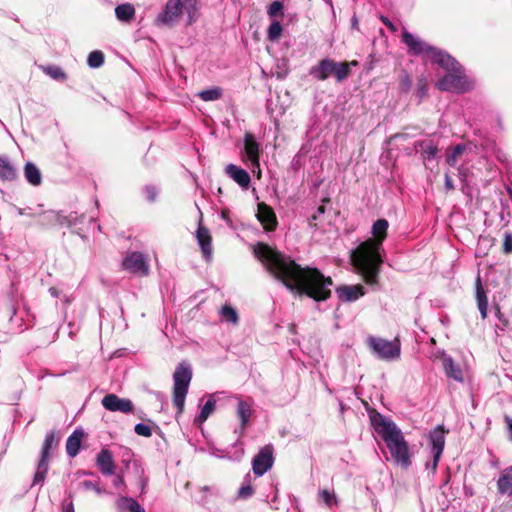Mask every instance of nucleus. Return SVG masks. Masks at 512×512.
Instances as JSON below:
<instances>
[{
	"label": "nucleus",
	"mask_w": 512,
	"mask_h": 512,
	"mask_svg": "<svg viewBox=\"0 0 512 512\" xmlns=\"http://www.w3.org/2000/svg\"><path fill=\"white\" fill-rule=\"evenodd\" d=\"M367 344L373 353L383 360H391L400 355V342L398 339L388 341L383 338L370 336L367 339Z\"/></svg>",
	"instance_id": "nucleus-9"
},
{
	"label": "nucleus",
	"mask_w": 512,
	"mask_h": 512,
	"mask_svg": "<svg viewBox=\"0 0 512 512\" xmlns=\"http://www.w3.org/2000/svg\"><path fill=\"white\" fill-rule=\"evenodd\" d=\"M83 485L87 489H95V485L91 481L86 480V481L83 482Z\"/></svg>",
	"instance_id": "nucleus-56"
},
{
	"label": "nucleus",
	"mask_w": 512,
	"mask_h": 512,
	"mask_svg": "<svg viewBox=\"0 0 512 512\" xmlns=\"http://www.w3.org/2000/svg\"><path fill=\"white\" fill-rule=\"evenodd\" d=\"M188 16V25H192L199 18L200 0H179Z\"/></svg>",
	"instance_id": "nucleus-23"
},
{
	"label": "nucleus",
	"mask_w": 512,
	"mask_h": 512,
	"mask_svg": "<svg viewBox=\"0 0 512 512\" xmlns=\"http://www.w3.org/2000/svg\"><path fill=\"white\" fill-rule=\"evenodd\" d=\"M476 300H477V306L479 305H488V298L486 295V292L482 286L481 278L478 275L476 278Z\"/></svg>",
	"instance_id": "nucleus-37"
},
{
	"label": "nucleus",
	"mask_w": 512,
	"mask_h": 512,
	"mask_svg": "<svg viewBox=\"0 0 512 512\" xmlns=\"http://www.w3.org/2000/svg\"><path fill=\"white\" fill-rule=\"evenodd\" d=\"M64 512H74V506L73 503H69L67 506L64 507Z\"/></svg>",
	"instance_id": "nucleus-57"
},
{
	"label": "nucleus",
	"mask_w": 512,
	"mask_h": 512,
	"mask_svg": "<svg viewBox=\"0 0 512 512\" xmlns=\"http://www.w3.org/2000/svg\"><path fill=\"white\" fill-rule=\"evenodd\" d=\"M458 177L461 181V190L462 192L472 197L473 186H472V175L468 167L461 166L458 168Z\"/></svg>",
	"instance_id": "nucleus-25"
},
{
	"label": "nucleus",
	"mask_w": 512,
	"mask_h": 512,
	"mask_svg": "<svg viewBox=\"0 0 512 512\" xmlns=\"http://www.w3.org/2000/svg\"><path fill=\"white\" fill-rule=\"evenodd\" d=\"M496 315L498 316L499 321L502 323L503 327L501 329H504V327H506L508 325V321L505 319H502L501 313H500V308L498 306L496 307Z\"/></svg>",
	"instance_id": "nucleus-53"
},
{
	"label": "nucleus",
	"mask_w": 512,
	"mask_h": 512,
	"mask_svg": "<svg viewBox=\"0 0 512 512\" xmlns=\"http://www.w3.org/2000/svg\"><path fill=\"white\" fill-rule=\"evenodd\" d=\"M323 204L324 205L325 203H329L330 202V198L329 197H326L322 200Z\"/></svg>",
	"instance_id": "nucleus-62"
},
{
	"label": "nucleus",
	"mask_w": 512,
	"mask_h": 512,
	"mask_svg": "<svg viewBox=\"0 0 512 512\" xmlns=\"http://www.w3.org/2000/svg\"><path fill=\"white\" fill-rule=\"evenodd\" d=\"M220 315L225 321L233 324H237L239 321L237 311L231 305L228 304L222 306L220 310Z\"/></svg>",
	"instance_id": "nucleus-35"
},
{
	"label": "nucleus",
	"mask_w": 512,
	"mask_h": 512,
	"mask_svg": "<svg viewBox=\"0 0 512 512\" xmlns=\"http://www.w3.org/2000/svg\"><path fill=\"white\" fill-rule=\"evenodd\" d=\"M223 89L220 87H214L206 90H202L198 93V96L203 101H215L222 97Z\"/></svg>",
	"instance_id": "nucleus-33"
},
{
	"label": "nucleus",
	"mask_w": 512,
	"mask_h": 512,
	"mask_svg": "<svg viewBox=\"0 0 512 512\" xmlns=\"http://www.w3.org/2000/svg\"><path fill=\"white\" fill-rule=\"evenodd\" d=\"M309 74L318 81H325L330 76H334L336 81L341 83L351 75V70L348 69V64L346 63L336 62L333 59L326 58L311 67Z\"/></svg>",
	"instance_id": "nucleus-6"
},
{
	"label": "nucleus",
	"mask_w": 512,
	"mask_h": 512,
	"mask_svg": "<svg viewBox=\"0 0 512 512\" xmlns=\"http://www.w3.org/2000/svg\"><path fill=\"white\" fill-rule=\"evenodd\" d=\"M503 252L505 254L512 253V234L510 232L504 234Z\"/></svg>",
	"instance_id": "nucleus-45"
},
{
	"label": "nucleus",
	"mask_w": 512,
	"mask_h": 512,
	"mask_svg": "<svg viewBox=\"0 0 512 512\" xmlns=\"http://www.w3.org/2000/svg\"><path fill=\"white\" fill-rule=\"evenodd\" d=\"M274 464V447L267 444L252 459V470L256 476L264 475Z\"/></svg>",
	"instance_id": "nucleus-11"
},
{
	"label": "nucleus",
	"mask_w": 512,
	"mask_h": 512,
	"mask_svg": "<svg viewBox=\"0 0 512 512\" xmlns=\"http://www.w3.org/2000/svg\"><path fill=\"white\" fill-rule=\"evenodd\" d=\"M122 267L128 272L140 276L149 274V265L141 252L135 251L127 254L122 261Z\"/></svg>",
	"instance_id": "nucleus-12"
},
{
	"label": "nucleus",
	"mask_w": 512,
	"mask_h": 512,
	"mask_svg": "<svg viewBox=\"0 0 512 512\" xmlns=\"http://www.w3.org/2000/svg\"><path fill=\"white\" fill-rule=\"evenodd\" d=\"M251 413V405L244 400H240L237 404V416L240 419L241 431H244L248 426Z\"/></svg>",
	"instance_id": "nucleus-28"
},
{
	"label": "nucleus",
	"mask_w": 512,
	"mask_h": 512,
	"mask_svg": "<svg viewBox=\"0 0 512 512\" xmlns=\"http://www.w3.org/2000/svg\"><path fill=\"white\" fill-rule=\"evenodd\" d=\"M196 238L200 245L204 258L206 260H210L212 256V237L209 229L199 224L198 229L196 231Z\"/></svg>",
	"instance_id": "nucleus-18"
},
{
	"label": "nucleus",
	"mask_w": 512,
	"mask_h": 512,
	"mask_svg": "<svg viewBox=\"0 0 512 512\" xmlns=\"http://www.w3.org/2000/svg\"><path fill=\"white\" fill-rule=\"evenodd\" d=\"M24 176L33 186H39L42 182V175L39 168L32 162H27L24 167Z\"/></svg>",
	"instance_id": "nucleus-26"
},
{
	"label": "nucleus",
	"mask_w": 512,
	"mask_h": 512,
	"mask_svg": "<svg viewBox=\"0 0 512 512\" xmlns=\"http://www.w3.org/2000/svg\"><path fill=\"white\" fill-rule=\"evenodd\" d=\"M134 431L137 435L143 436V437H150L152 435L151 428L143 423L136 424Z\"/></svg>",
	"instance_id": "nucleus-43"
},
{
	"label": "nucleus",
	"mask_w": 512,
	"mask_h": 512,
	"mask_svg": "<svg viewBox=\"0 0 512 512\" xmlns=\"http://www.w3.org/2000/svg\"><path fill=\"white\" fill-rule=\"evenodd\" d=\"M445 431L443 425L437 426L431 433H430V443L432 445V454H433V466L432 468L435 469L437 467V463L440 459V456L442 454V451L444 449L445 444Z\"/></svg>",
	"instance_id": "nucleus-15"
},
{
	"label": "nucleus",
	"mask_w": 512,
	"mask_h": 512,
	"mask_svg": "<svg viewBox=\"0 0 512 512\" xmlns=\"http://www.w3.org/2000/svg\"><path fill=\"white\" fill-rule=\"evenodd\" d=\"M145 192H146V197H147L148 201L154 202L156 199V196H157L156 189L152 186H148V187H146Z\"/></svg>",
	"instance_id": "nucleus-48"
},
{
	"label": "nucleus",
	"mask_w": 512,
	"mask_h": 512,
	"mask_svg": "<svg viewBox=\"0 0 512 512\" xmlns=\"http://www.w3.org/2000/svg\"><path fill=\"white\" fill-rule=\"evenodd\" d=\"M380 20L382 21V23L392 32H396L397 31V27L386 17V16H381L380 17Z\"/></svg>",
	"instance_id": "nucleus-49"
},
{
	"label": "nucleus",
	"mask_w": 512,
	"mask_h": 512,
	"mask_svg": "<svg viewBox=\"0 0 512 512\" xmlns=\"http://www.w3.org/2000/svg\"><path fill=\"white\" fill-rule=\"evenodd\" d=\"M96 464L103 475L110 476L115 474V463L112 452L109 449L104 448L98 453Z\"/></svg>",
	"instance_id": "nucleus-17"
},
{
	"label": "nucleus",
	"mask_w": 512,
	"mask_h": 512,
	"mask_svg": "<svg viewBox=\"0 0 512 512\" xmlns=\"http://www.w3.org/2000/svg\"><path fill=\"white\" fill-rule=\"evenodd\" d=\"M256 217L265 231L272 232L276 230L278 225L276 214L272 207L265 202L258 203Z\"/></svg>",
	"instance_id": "nucleus-14"
},
{
	"label": "nucleus",
	"mask_w": 512,
	"mask_h": 512,
	"mask_svg": "<svg viewBox=\"0 0 512 512\" xmlns=\"http://www.w3.org/2000/svg\"><path fill=\"white\" fill-rule=\"evenodd\" d=\"M226 173L238 185H240L243 188H248L251 179H250L249 173L246 170H244L234 164H229L226 167Z\"/></svg>",
	"instance_id": "nucleus-21"
},
{
	"label": "nucleus",
	"mask_w": 512,
	"mask_h": 512,
	"mask_svg": "<svg viewBox=\"0 0 512 512\" xmlns=\"http://www.w3.org/2000/svg\"><path fill=\"white\" fill-rule=\"evenodd\" d=\"M192 375V368L186 361L179 363L173 373V404L177 408L178 413H182L184 410Z\"/></svg>",
	"instance_id": "nucleus-5"
},
{
	"label": "nucleus",
	"mask_w": 512,
	"mask_h": 512,
	"mask_svg": "<svg viewBox=\"0 0 512 512\" xmlns=\"http://www.w3.org/2000/svg\"><path fill=\"white\" fill-rule=\"evenodd\" d=\"M505 422L507 423L510 440H512V418L505 416Z\"/></svg>",
	"instance_id": "nucleus-51"
},
{
	"label": "nucleus",
	"mask_w": 512,
	"mask_h": 512,
	"mask_svg": "<svg viewBox=\"0 0 512 512\" xmlns=\"http://www.w3.org/2000/svg\"><path fill=\"white\" fill-rule=\"evenodd\" d=\"M254 254L268 272L295 295L307 296L316 302L331 297L333 280L319 269L302 267L290 256L263 242L255 245Z\"/></svg>",
	"instance_id": "nucleus-1"
},
{
	"label": "nucleus",
	"mask_w": 512,
	"mask_h": 512,
	"mask_svg": "<svg viewBox=\"0 0 512 512\" xmlns=\"http://www.w3.org/2000/svg\"><path fill=\"white\" fill-rule=\"evenodd\" d=\"M72 221L69 219L68 216L63 215L61 212H58V219H57V226L64 227V226H71Z\"/></svg>",
	"instance_id": "nucleus-47"
},
{
	"label": "nucleus",
	"mask_w": 512,
	"mask_h": 512,
	"mask_svg": "<svg viewBox=\"0 0 512 512\" xmlns=\"http://www.w3.org/2000/svg\"><path fill=\"white\" fill-rule=\"evenodd\" d=\"M84 437L82 430H75L66 441V452L70 457H75L80 450L81 442Z\"/></svg>",
	"instance_id": "nucleus-22"
},
{
	"label": "nucleus",
	"mask_w": 512,
	"mask_h": 512,
	"mask_svg": "<svg viewBox=\"0 0 512 512\" xmlns=\"http://www.w3.org/2000/svg\"><path fill=\"white\" fill-rule=\"evenodd\" d=\"M141 481V487H142V490L145 488V486L147 485V479H140Z\"/></svg>",
	"instance_id": "nucleus-59"
},
{
	"label": "nucleus",
	"mask_w": 512,
	"mask_h": 512,
	"mask_svg": "<svg viewBox=\"0 0 512 512\" xmlns=\"http://www.w3.org/2000/svg\"><path fill=\"white\" fill-rule=\"evenodd\" d=\"M41 69L46 75L50 76L52 79L64 81L67 78L66 73L59 66L48 65L42 66Z\"/></svg>",
	"instance_id": "nucleus-34"
},
{
	"label": "nucleus",
	"mask_w": 512,
	"mask_h": 512,
	"mask_svg": "<svg viewBox=\"0 0 512 512\" xmlns=\"http://www.w3.org/2000/svg\"><path fill=\"white\" fill-rule=\"evenodd\" d=\"M450 378L464 383L465 381L470 380V374L467 369H461L459 366H455L452 359L450 358Z\"/></svg>",
	"instance_id": "nucleus-32"
},
{
	"label": "nucleus",
	"mask_w": 512,
	"mask_h": 512,
	"mask_svg": "<svg viewBox=\"0 0 512 512\" xmlns=\"http://www.w3.org/2000/svg\"><path fill=\"white\" fill-rule=\"evenodd\" d=\"M115 485H125L124 476L123 474H118L115 480Z\"/></svg>",
	"instance_id": "nucleus-54"
},
{
	"label": "nucleus",
	"mask_w": 512,
	"mask_h": 512,
	"mask_svg": "<svg viewBox=\"0 0 512 512\" xmlns=\"http://www.w3.org/2000/svg\"><path fill=\"white\" fill-rule=\"evenodd\" d=\"M254 494V488L250 483L243 485L238 491V497L241 499H247Z\"/></svg>",
	"instance_id": "nucleus-44"
},
{
	"label": "nucleus",
	"mask_w": 512,
	"mask_h": 512,
	"mask_svg": "<svg viewBox=\"0 0 512 512\" xmlns=\"http://www.w3.org/2000/svg\"><path fill=\"white\" fill-rule=\"evenodd\" d=\"M402 41L408 47L409 54L422 55L423 61L426 64L437 66L443 69L446 73L437 82L439 90H448V61L445 52L437 47L431 46L421 40H418L408 31H404L402 34Z\"/></svg>",
	"instance_id": "nucleus-4"
},
{
	"label": "nucleus",
	"mask_w": 512,
	"mask_h": 512,
	"mask_svg": "<svg viewBox=\"0 0 512 512\" xmlns=\"http://www.w3.org/2000/svg\"><path fill=\"white\" fill-rule=\"evenodd\" d=\"M342 63H346L348 64V69L350 70V67L351 66H358L359 65V62L357 60H352V61H343Z\"/></svg>",
	"instance_id": "nucleus-55"
},
{
	"label": "nucleus",
	"mask_w": 512,
	"mask_h": 512,
	"mask_svg": "<svg viewBox=\"0 0 512 512\" xmlns=\"http://www.w3.org/2000/svg\"><path fill=\"white\" fill-rule=\"evenodd\" d=\"M244 150L253 165L259 166L260 148L254 135L246 132L244 136Z\"/></svg>",
	"instance_id": "nucleus-19"
},
{
	"label": "nucleus",
	"mask_w": 512,
	"mask_h": 512,
	"mask_svg": "<svg viewBox=\"0 0 512 512\" xmlns=\"http://www.w3.org/2000/svg\"><path fill=\"white\" fill-rule=\"evenodd\" d=\"M326 211V208H325V205H320L318 208H317V214L320 215V214H324Z\"/></svg>",
	"instance_id": "nucleus-58"
},
{
	"label": "nucleus",
	"mask_w": 512,
	"mask_h": 512,
	"mask_svg": "<svg viewBox=\"0 0 512 512\" xmlns=\"http://www.w3.org/2000/svg\"><path fill=\"white\" fill-rule=\"evenodd\" d=\"M115 14L118 20L129 22L135 17V8L130 3L120 4L115 8Z\"/></svg>",
	"instance_id": "nucleus-29"
},
{
	"label": "nucleus",
	"mask_w": 512,
	"mask_h": 512,
	"mask_svg": "<svg viewBox=\"0 0 512 512\" xmlns=\"http://www.w3.org/2000/svg\"><path fill=\"white\" fill-rule=\"evenodd\" d=\"M497 488L500 494L512 496V468L502 472L497 481Z\"/></svg>",
	"instance_id": "nucleus-24"
},
{
	"label": "nucleus",
	"mask_w": 512,
	"mask_h": 512,
	"mask_svg": "<svg viewBox=\"0 0 512 512\" xmlns=\"http://www.w3.org/2000/svg\"><path fill=\"white\" fill-rule=\"evenodd\" d=\"M431 354H433L435 356V360L436 359L440 360L444 371L448 375V360L445 358V355H446L445 352L444 351H442V352H432Z\"/></svg>",
	"instance_id": "nucleus-46"
},
{
	"label": "nucleus",
	"mask_w": 512,
	"mask_h": 512,
	"mask_svg": "<svg viewBox=\"0 0 512 512\" xmlns=\"http://www.w3.org/2000/svg\"><path fill=\"white\" fill-rule=\"evenodd\" d=\"M336 293L342 302H353L365 295V288L361 284L342 285L336 288Z\"/></svg>",
	"instance_id": "nucleus-16"
},
{
	"label": "nucleus",
	"mask_w": 512,
	"mask_h": 512,
	"mask_svg": "<svg viewBox=\"0 0 512 512\" xmlns=\"http://www.w3.org/2000/svg\"><path fill=\"white\" fill-rule=\"evenodd\" d=\"M101 403L105 409L112 412L131 413L134 410V405L130 399L120 398L113 393L105 395Z\"/></svg>",
	"instance_id": "nucleus-13"
},
{
	"label": "nucleus",
	"mask_w": 512,
	"mask_h": 512,
	"mask_svg": "<svg viewBox=\"0 0 512 512\" xmlns=\"http://www.w3.org/2000/svg\"><path fill=\"white\" fill-rule=\"evenodd\" d=\"M389 223L386 219L376 220L372 226V239L361 243L352 253L351 261L358 274L368 285L378 284L382 259L380 249L387 237Z\"/></svg>",
	"instance_id": "nucleus-2"
},
{
	"label": "nucleus",
	"mask_w": 512,
	"mask_h": 512,
	"mask_svg": "<svg viewBox=\"0 0 512 512\" xmlns=\"http://www.w3.org/2000/svg\"><path fill=\"white\" fill-rule=\"evenodd\" d=\"M319 496L323 500V502L329 507H331L333 504H336L337 502L335 494L327 489L321 490Z\"/></svg>",
	"instance_id": "nucleus-41"
},
{
	"label": "nucleus",
	"mask_w": 512,
	"mask_h": 512,
	"mask_svg": "<svg viewBox=\"0 0 512 512\" xmlns=\"http://www.w3.org/2000/svg\"><path fill=\"white\" fill-rule=\"evenodd\" d=\"M449 187H450V189H452V188H453V185H452V182H451V181H450Z\"/></svg>",
	"instance_id": "nucleus-63"
},
{
	"label": "nucleus",
	"mask_w": 512,
	"mask_h": 512,
	"mask_svg": "<svg viewBox=\"0 0 512 512\" xmlns=\"http://www.w3.org/2000/svg\"><path fill=\"white\" fill-rule=\"evenodd\" d=\"M0 178L4 181H13L17 178V171L11 162L0 156Z\"/></svg>",
	"instance_id": "nucleus-27"
},
{
	"label": "nucleus",
	"mask_w": 512,
	"mask_h": 512,
	"mask_svg": "<svg viewBox=\"0 0 512 512\" xmlns=\"http://www.w3.org/2000/svg\"><path fill=\"white\" fill-rule=\"evenodd\" d=\"M282 31L283 28L279 21L272 22L267 31L268 40L272 42L278 41L282 35Z\"/></svg>",
	"instance_id": "nucleus-36"
},
{
	"label": "nucleus",
	"mask_w": 512,
	"mask_h": 512,
	"mask_svg": "<svg viewBox=\"0 0 512 512\" xmlns=\"http://www.w3.org/2000/svg\"><path fill=\"white\" fill-rule=\"evenodd\" d=\"M184 7L179 0H168L162 12H160L155 23L157 26L174 27L183 14Z\"/></svg>",
	"instance_id": "nucleus-10"
},
{
	"label": "nucleus",
	"mask_w": 512,
	"mask_h": 512,
	"mask_svg": "<svg viewBox=\"0 0 512 512\" xmlns=\"http://www.w3.org/2000/svg\"><path fill=\"white\" fill-rule=\"evenodd\" d=\"M216 406V400L213 396H210L205 405L202 407L200 414L195 419V422L202 424L208 417L213 413Z\"/></svg>",
	"instance_id": "nucleus-31"
},
{
	"label": "nucleus",
	"mask_w": 512,
	"mask_h": 512,
	"mask_svg": "<svg viewBox=\"0 0 512 512\" xmlns=\"http://www.w3.org/2000/svg\"><path fill=\"white\" fill-rule=\"evenodd\" d=\"M445 185L448 187V173L444 175Z\"/></svg>",
	"instance_id": "nucleus-61"
},
{
	"label": "nucleus",
	"mask_w": 512,
	"mask_h": 512,
	"mask_svg": "<svg viewBox=\"0 0 512 512\" xmlns=\"http://www.w3.org/2000/svg\"><path fill=\"white\" fill-rule=\"evenodd\" d=\"M121 502L125 503V508L129 512H145L144 508L133 498L123 497Z\"/></svg>",
	"instance_id": "nucleus-39"
},
{
	"label": "nucleus",
	"mask_w": 512,
	"mask_h": 512,
	"mask_svg": "<svg viewBox=\"0 0 512 512\" xmlns=\"http://www.w3.org/2000/svg\"><path fill=\"white\" fill-rule=\"evenodd\" d=\"M283 8L284 6L281 1H273L267 10V14L271 18L276 17L278 15H283Z\"/></svg>",
	"instance_id": "nucleus-40"
},
{
	"label": "nucleus",
	"mask_w": 512,
	"mask_h": 512,
	"mask_svg": "<svg viewBox=\"0 0 512 512\" xmlns=\"http://www.w3.org/2000/svg\"><path fill=\"white\" fill-rule=\"evenodd\" d=\"M58 212L54 210L45 211L38 216V224L42 228L56 227Z\"/></svg>",
	"instance_id": "nucleus-30"
},
{
	"label": "nucleus",
	"mask_w": 512,
	"mask_h": 512,
	"mask_svg": "<svg viewBox=\"0 0 512 512\" xmlns=\"http://www.w3.org/2000/svg\"><path fill=\"white\" fill-rule=\"evenodd\" d=\"M88 65L91 68H99L104 63V54L101 51H93L88 56Z\"/></svg>",
	"instance_id": "nucleus-38"
},
{
	"label": "nucleus",
	"mask_w": 512,
	"mask_h": 512,
	"mask_svg": "<svg viewBox=\"0 0 512 512\" xmlns=\"http://www.w3.org/2000/svg\"><path fill=\"white\" fill-rule=\"evenodd\" d=\"M410 84H411V80L408 76L404 77L401 80V85H402L403 89H405L406 91L409 89Z\"/></svg>",
	"instance_id": "nucleus-52"
},
{
	"label": "nucleus",
	"mask_w": 512,
	"mask_h": 512,
	"mask_svg": "<svg viewBox=\"0 0 512 512\" xmlns=\"http://www.w3.org/2000/svg\"><path fill=\"white\" fill-rule=\"evenodd\" d=\"M475 148L476 146L472 142H464L454 146L450 153V166L454 165L457 160L466 161L470 159Z\"/></svg>",
	"instance_id": "nucleus-20"
},
{
	"label": "nucleus",
	"mask_w": 512,
	"mask_h": 512,
	"mask_svg": "<svg viewBox=\"0 0 512 512\" xmlns=\"http://www.w3.org/2000/svg\"><path fill=\"white\" fill-rule=\"evenodd\" d=\"M478 309L481 314V318L485 319L487 317V313H488V305H483V304L479 305Z\"/></svg>",
	"instance_id": "nucleus-50"
},
{
	"label": "nucleus",
	"mask_w": 512,
	"mask_h": 512,
	"mask_svg": "<svg viewBox=\"0 0 512 512\" xmlns=\"http://www.w3.org/2000/svg\"><path fill=\"white\" fill-rule=\"evenodd\" d=\"M427 81L425 78H419L417 81L416 95L422 99L427 95Z\"/></svg>",
	"instance_id": "nucleus-42"
},
{
	"label": "nucleus",
	"mask_w": 512,
	"mask_h": 512,
	"mask_svg": "<svg viewBox=\"0 0 512 512\" xmlns=\"http://www.w3.org/2000/svg\"><path fill=\"white\" fill-rule=\"evenodd\" d=\"M371 425L378 435L385 442L391 459L395 464L407 469L411 465V454L408 443L399 428L391 420L384 417L381 413L373 410L369 412Z\"/></svg>",
	"instance_id": "nucleus-3"
},
{
	"label": "nucleus",
	"mask_w": 512,
	"mask_h": 512,
	"mask_svg": "<svg viewBox=\"0 0 512 512\" xmlns=\"http://www.w3.org/2000/svg\"><path fill=\"white\" fill-rule=\"evenodd\" d=\"M58 444L59 438L56 435V431L52 430L48 432L42 445L41 456L34 475L33 485L44 483L49 469L50 451L55 449Z\"/></svg>",
	"instance_id": "nucleus-8"
},
{
	"label": "nucleus",
	"mask_w": 512,
	"mask_h": 512,
	"mask_svg": "<svg viewBox=\"0 0 512 512\" xmlns=\"http://www.w3.org/2000/svg\"><path fill=\"white\" fill-rule=\"evenodd\" d=\"M475 87L474 77L450 55V93H467Z\"/></svg>",
	"instance_id": "nucleus-7"
},
{
	"label": "nucleus",
	"mask_w": 512,
	"mask_h": 512,
	"mask_svg": "<svg viewBox=\"0 0 512 512\" xmlns=\"http://www.w3.org/2000/svg\"><path fill=\"white\" fill-rule=\"evenodd\" d=\"M318 218V214H314L312 217H311V220H310V223L316 221Z\"/></svg>",
	"instance_id": "nucleus-60"
}]
</instances>
